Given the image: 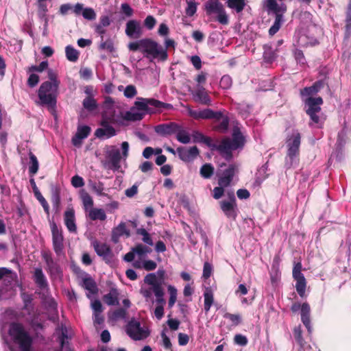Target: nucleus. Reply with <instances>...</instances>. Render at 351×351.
<instances>
[{"mask_svg":"<svg viewBox=\"0 0 351 351\" xmlns=\"http://www.w3.org/2000/svg\"><path fill=\"white\" fill-rule=\"evenodd\" d=\"M47 75L49 81L43 82L38 91L40 103L54 109L58 95V88L60 84L58 80V74L52 69H48Z\"/></svg>","mask_w":351,"mask_h":351,"instance_id":"f257e3e1","label":"nucleus"},{"mask_svg":"<svg viewBox=\"0 0 351 351\" xmlns=\"http://www.w3.org/2000/svg\"><path fill=\"white\" fill-rule=\"evenodd\" d=\"M145 284L149 285L150 287L141 286L140 289L141 294L145 298L147 302L152 301V294L154 293L158 304L165 303L164 299V291L161 285L158 282V278L156 274L150 273L147 274L144 278Z\"/></svg>","mask_w":351,"mask_h":351,"instance_id":"f03ea898","label":"nucleus"},{"mask_svg":"<svg viewBox=\"0 0 351 351\" xmlns=\"http://www.w3.org/2000/svg\"><path fill=\"white\" fill-rule=\"evenodd\" d=\"M245 139L239 128H235L232 132V138H226L223 139L219 144L213 147L219 152L221 155L226 160L232 158V151L242 147Z\"/></svg>","mask_w":351,"mask_h":351,"instance_id":"7ed1b4c3","label":"nucleus"},{"mask_svg":"<svg viewBox=\"0 0 351 351\" xmlns=\"http://www.w3.org/2000/svg\"><path fill=\"white\" fill-rule=\"evenodd\" d=\"M9 335L21 351L31 350L33 339L22 324L16 322L12 323L10 325Z\"/></svg>","mask_w":351,"mask_h":351,"instance_id":"20e7f679","label":"nucleus"},{"mask_svg":"<svg viewBox=\"0 0 351 351\" xmlns=\"http://www.w3.org/2000/svg\"><path fill=\"white\" fill-rule=\"evenodd\" d=\"M300 140V134L297 130L293 131L292 134L287 138V153L285 165L287 168H291L298 162Z\"/></svg>","mask_w":351,"mask_h":351,"instance_id":"39448f33","label":"nucleus"},{"mask_svg":"<svg viewBox=\"0 0 351 351\" xmlns=\"http://www.w3.org/2000/svg\"><path fill=\"white\" fill-rule=\"evenodd\" d=\"M122 154L114 145L108 146L106 149V156L110 160V168L114 171H118L121 167V158L125 160L128 156L129 143L124 141L121 143Z\"/></svg>","mask_w":351,"mask_h":351,"instance_id":"423d86ee","label":"nucleus"},{"mask_svg":"<svg viewBox=\"0 0 351 351\" xmlns=\"http://www.w3.org/2000/svg\"><path fill=\"white\" fill-rule=\"evenodd\" d=\"M141 52L153 58L165 60L167 58V51L156 42L149 38L142 39Z\"/></svg>","mask_w":351,"mask_h":351,"instance_id":"0eeeda50","label":"nucleus"},{"mask_svg":"<svg viewBox=\"0 0 351 351\" xmlns=\"http://www.w3.org/2000/svg\"><path fill=\"white\" fill-rule=\"evenodd\" d=\"M115 121L114 116L109 108L102 114V120L101 121V128L96 130L95 135L98 138L106 136L110 138L116 134L114 128L110 125V123Z\"/></svg>","mask_w":351,"mask_h":351,"instance_id":"6e6552de","label":"nucleus"},{"mask_svg":"<svg viewBox=\"0 0 351 351\" xmlns=\"http://www.w3.org/2000/svg\"><path fill=\"white\" fill-rule=\"evenodd\" d=\"M149 106H153L157 109L165 108L169 110L173 108V106L170 104L164 103L155 99H145L142 97L137 98L133 107L146 114V112L149 111Z\"/></svg>","mask_w":351,"mask_h":351,"instance_id":"1a4fd4ad","label":"nucleus"},{"mask_svg":"<svg viewBox=\"0 0 351 351\" xmlns=\"http://www.w3.org/2000/svg\"><path fill=\"white\" fill-rule=\"evenodd\" d=\"M126 332L134 340H141L147 337L149 335L145 327H142L140 322L132 319L126 326Z\"/></svg>","mask_w":351,"mask_h":351,"instance_id":"9d476101","label":"nucleus"},{"mask_svg":"<svg viewBox=\"0 0 351 351\" xmlns=\"http://www.w3.org/2000/svg\"><path fill=\"white\" fill-rule=\"evenodd\" d=\"M293 278L296 281L295 289L299 295L303 298L306 288V280L302 273V263L298 262L294 265L293 269Z\"/></svg>","mask_w":351,"mask_h":351,"instance_id":"9b49d317","label":"nucleus"},{"mask_svg":"<svg viewBox=\"0 0 351 351\" xmlns=\"http://www.w3.org/2000/svg\"><path fill=\"white\" fill-rule=\"evenodd\" d=\"M189 114L195 119H213L219 120L222 117V112L220 111L215 112L211 109H204L201 110H194L187 106Z\"/></svg>","mask_w":351,"mask_h":351,"instance_id":"f8f14e48","label":"nucleus"},{"mask_svg":"<svg viewBox=\"0 0 351 351\" xmlns=\"http://www.w3.org/2000/svg\"><path fill=\"white\" fill-rule=\"evenodd\" d=\"M291 311L293 312H297L300 308H301V319L305 327L307 328L308 332L309 333L312 332L313 328L311 324L310 319V306L307 303H303L300 305V303H294L291 306Z\"/></svg>","mask_w":351,"mask_h":351,"instance_id":"ddd939ff","label":"nucleus"},{"mask_svg":"<svg viewBox=\"0 0 351 351\" xmlns=\"http://www.w3.org/2000/svg\"><path fill=\"white\" fill-rule=\"evenodd\" d=\"M229 201H221L220 202L221 209L228 218L235 219L237 216V205L234 194H229Z\"/></svg>","mask_w":351,"mask_h":351,"instance_id":"4468645a","label":"nucleus"},{"mask_svg":"<svg viewBox=\"0 0 351 351\" xmlns=\"http://www.w3.org/2000/svg\"><path fill=\"white\" fill-rule=\"evenodd\" d=\"M52 232L53 247L58 256L62 254L64 248V237L62 232L60 230L55 223L51 225Z\"/></svg>","mask_w":351,"mask_h":351,"instance_id":"2eb2a0df","label":"nucleus"},{"mask_svg":"<svg viewBox=\"0 0 351 351\" xmlns=\"http://www.w3.org/2000/svg\"><path fill=\"white\" fill-rule=\"evenodd\" d=\"M176 152L179 158L185 162H192L199 154V149L196 146L191 147L189 149L180 147L177 148Z\"/></svg>","mask_w":351,"mask_h":351,"instance_id":"dca6fc26","label":"nucleus"},{"mask_svg":"<svg viewBox=\"0 0 351 351\" xmlns=\"http://www.w3.org/2000/svg\"><path fill=\"white\" fill-rule=\"evenodd\" d=\"M125 34L131 38H138L143 34L141 23L136 20H130L126 23Z\"/></svg>","mask_w":351,"mask_h":351,"instance_id":"f3484780","label":"nucleus"},{"mask_svg":"<svg viewBox=\"0 0 351 351\" xmlns=\"http://www.w3.org/2000/svg\"><path fill=\"white\" fill-rule=\"evenodd\" d=\"M237 171V168L234 165H230L228 169H226L222 176L219 178L218 184L219 186L227 187L228 186L232 178Z\"/></svg>","mask_w":351,"mask_h":351,"instance_id":"a211bd4d","label":"nucleus"},{"mask_svg":"<svg viewBox=\"0 0 351 351\" xmlns=\"http://www.w3.org/2000/svg\"><path fill=\"white\" fill-rule=\"evenodd\" d=\"M193 99L195 101L204 105H210L211 99L206 89L200 85H197L196 90L192 93Z\"/></svg>","mask_w":351,"mask_h":351,"instance_id":"6ab92c4d","label":"nucleus"},{"mask_svg":"<svg viewBox=\"0 0 351 351\" xmlns=\"http://www.w3.org/2000/svg\"><path fill=\"white\" fill-rule=\"evenodd\" d=\"M43 258L46 263L48 271L52 276H58L61 274V270L58 265L53 261L51 255L48 252H43Z\"/></svg>","mask_w":351,"mask_h":351,"instance_id":"aec40b11","label":"nucleus"},{"mask_svg":"<svg viewBox=\"0 0 351 351\" xmlns=\"http://www.w3.org/2000/svg\"><path fill=\"white\" fill-rule=\"evenodd\" d=\"M64 224L70 232H76L75 216L73 208H68L64 214Z\"/></svg>","mask_w":351,"mask_h":351,"instance_id":"412c9836","label":"nucleus"},{"mask_svg":"<svg viewBox=\"0 0 351 351\" xmlns=\"http://www.w3.org/2000/svg\"><path fill=\"white\" fill-rule=\"evenodd\" d=\"M304 103L306 106L307 107V109L306 110L307 114L310 113V110H311V112H321L320 106L323 104V100L322 97H318L314 98L312 97H309L304 99Z\"/></svg>","mask_w":351,"mask_h":351,"instance_id":"4be33fe9","label":"nucleus"},{"mask_svg":"<svg viewBox=\"0 0 351 351\" xmlns=\"http://www.w3.org/2000/svg\"><path fill=\"white\" fill-rule=\"evenodd\" d=\"M123 235H125L127 237H129L130 232L127 228L125 223L121 222L117 226L112 229V241L116 243L119 241V238Z\"/></svg>","mask_w":351,"mask_h":351,"instance_id":"5701e85b","label":"nucleus"},{"mask_svg":"<svg viewBox=\"0 0 351 351\" xmlns=\"http://www.w3.org/2000/svg\"><path fill=\"white\" fill-rule=\"evenodd\" d=\"M205 10L207 14H215L217 16L225 9L223 4L218 0H208L205 3Z\"/></svg>","mask_w":351,"mask_h":351,"instance_id":"b1692460","label":"nucleus"},{"mask_svg":"<svg viewBox=\"0 0 351 351\" xmlns=\"http://www.w3.org/2000/svg\"><path fill=\"white\" fill-rule=\"evenodd\" d=\"M266 7L269 11L274 12L276 16L283 14L287 10V6L285 3H282L278 4L276 0H267Z\"/></svg>","mask_w":351,"mask_h":351,"instance_id":"393cba45","label":"nucleus"},{"mask_svg":"<svg viewBox=\"0 0 351 351\" xmlns=\"http://www.w3.org/2000/svg\"><path fill=\"white\" fill-rule=\"evenodd\" d=\"M93 245L98 256H102L104 258L110 257L111 250L107 244L95 241L93 242Z\"/></svg>","mask_w":351,"mask_h":351,"instance_id":"a878e982","label":"nucleus"},{"mask_svg":"<svg viewBox=\"0 0 351 351\" xmlns=\"http://www.w3.org/2000/svg\"><path fill=\"white\" fill-rule=\"evenodd\" d=\"M178 129V125L171 123L170 124H162L156 127V132L161 135H171L176 133Z\"/></svg>","mask_w":351,"mask_h":351,"instance_id":"bb28decb","label":"nucleus"},{"mask_svg":"<svg viewBox=\"0 0 351 351\" xmlns=\"http://www.w3.org/2000/svg\"><path fill=\"white\" fill-rule=\"evenodd\" d=\"M30 183L32 186V188H33V190L34 192V195H35L36 199L42 205L45 212L49 215V206L47 200L45 199V197L42 195V194L39 191L34 179L30 180Z\"/></svg>","mask_w":351,"mask_h":351,"instance_id":"cd10ccee","label":"nucleus"},{"mask_svg":"<svg viewBox=\"0 0 351 351\" xmlns=\"http://www.w3.org/2000/svg\"><path fill=\"white\" fill-rule=\"evenodd\" d=\"M88 217L93 221L100 220L105 221L106 219V214L104 209L92 208L88 211Z\"/></svg>","mask_w":351,"mask_h":351,"instance_id":"c85d7f7f","label":"nucleus"},{"mask_svg":"<svg viewBox=\"0 0 351 351\" xmlns=\"http://www.w3.org/2000/svg\"><path fill=\"white\" fill-rule=\"evenodd\" d=\"M323 87V83L322 82H317L313 86L310 87H306L301 90V95L306 97V98L312 97L315 95L319 90Z\"/></svg>","mask_w":351,"mask_h":351,"instance_id":"c756f323","label":"nucleus"},{"mask_svg":"<svg viewBox=\"0 0 351 351\" xmlns=\"http://www.w3.org/2000/svg\"><path fill=\"white\" fill-rule=\"evenodd\" d=\"M119 292L116 289H112L110 292L104 296V301L109 306L119 304Z\"/></svg>","mask_w":351,"mask_h":351,"instance_id":"7c9ffc66","label":"nucleus"},{"mask_svg":"<svg viewBox=\"0 0 351 351\" xmlns=\"http://www.w3.org/2000/svg\"><path fill=\"white\" fill-rule=\"evenodd\" d=\"M214 302V295L210 288H206L204 293V308L206 313H208Z\"/></svg>","mask_w":351,"mask_h":351,"instance_id":"2f4dec72","label":"nucleus"},{"mask_svg":"<svg viewBox=\"0 0 351 351\" xmlns=\"http://www.w3.org/2000/svg\"><path fill=\"white\" fill-rule=\"evenodd\" d=\"M34 278L35 282L40 288H45L47 286L45 276L40 268L35 269Z\"/></svg>","mask_w":351,"mask_h":351,"instance_id":"473e14b6","label":"nucleus"},{"mask_svg":"<svg viewBox=\"0 0 351 351\" xmlns=\"http://www.w3.org/2000/svg\"><path fill=\"white\" fill-rule=\"evenodd\" d=\"M311 111V110H310ZM311 120V122L310 123V125L315 124L317 127L320 128L324 123V121L325 120V117L322 115V114L320 112H310V113L307 114Z\"/></svg>","mask_w":351,"mask_h":351,"instance_id":"72a5a7b5","label":"nucleus"},{"mask_svg":"<svg viewBox=\"0 0 351 351\" xmlns=\"http://www.w3.org/2000/svg\"><path fill=\"white\" fill-rule=\"evenodd\" d=\"M177 140L183 144H188L191 142V136L189 133L178 126V130L176 132Z\"/></svg>","mask_w":351,"mask_h":351,"instance_id":"f704fd0d","label":"nucleus"},{"mask_svg":"<svg viewBox=\"0 0 351 351\" xmlns=\"http://www.w3.org/2000/svg\"><path fill=\"white\" fill-rule=\"evenodd\" d=\"M228 8L234 9L237 12H241L245 5V0H226Z\"/></svg>","mask_w":351,"mask_h":351,"instance_id":"c9c22d12","label":"nucleus"},{"mask_svg":"<svg viewBox=\"0 0 351 351\" xmlns=\"http://www.w3.org/2000/svg\"><path fill=\"white\" fill-rule=\"evenodd\" d=\"M51 202L56 212H59L60 209V191L58 189H53L52 190Z\"/></svg>","mask_w":351,"mask_h":351,"instance_id":"e433bc0d","label":"nucleus"},{"mask_svg":"<svg viewBox=\"0 0 351 351\" xmlns=\"http://www.w3.org/2000/svg\"><path fill=\"white\" fill-rule=\"evenodd\" d=\"M200 175L202 178L205 179H208L211 178V176L214 173V167L211 164L206 163L202 166L200 168Z\"/></svg>","mask_w":351,"mask_h":351,"instance_id":"4c0bfd02","label":"nucleus"},{"mask_svg":"<svg viewBox=\"0 0 351 351\" xmlns=\"http://www.w3.org/2000/svg\"><path fill=\"white\" fill-rule=\"evenodd\" d=\"M66 58L71 62H76L79 58V52L71 45L65 48Z\"/></svg>","mask_w":351,"mask_h":351,"instance_id":"58836bf2","label":"nucleus"},{"mask_svg":"<svg viewBox=\"0 0 351 351\" xmlns=\"http://www.w3.org/2000/svg\"><path fill=\"white\" fill-rule=\"evenodd\" d=\"M283 21V15L278 14L276 16L275 21L269 30V34L271 36L274 35L280 29Z\"/></svg>","mask_w":351,"mask_h":351,"instance_id":"ea45409f","label":"nucleus"},{"mask_svg":"<svg viewBox=\"0 0 351 351\" xmlns=\"http://www.w3.org/2000/svg\"><path fill=\"white\" fill-rule=\"evenodd\" d=\"M136 234L142 236V241L145 244L149 246H152L154 245V242L150 234L145 228L137 229Z\"/></svg>","mask_w":351,"mask_h":351,"instance_id":"a19ab883","label":"nucleus"},{"mask_svg":"<svg viewBox=\"0 0 351 351\" xmlns=\"http://www.w3.org/2000/svg\"><path fill=\"white\" fill-rule=\"evenodd\" d=\"M83 286L90 293L94 294L97 291L96 284L91 278H84L83 280Z\"/></svg>","mask_w":351,"mask_h":351,"instance_id":"79ce46f5","label":"nucleus"},{"mask_svg":"<svg viewBox=\"0 0 351 351\" xmlns=\"http://www.w3.org/2000/svg\"><path fill=\"white\" fill-rule=\"evenodd\" d=\"M145 113L142 111L138 110L135 108L132 107L130 110L128 112V117L132 121L141 120L145 116Z\"/></svg>","mask_w":351,"mask_h":351,"instance_id":"37998d69","label":"nucleus"},{"mask_svg":"<svg viewBox=\"0 0 351 351\" xmlns=\"http://www.w3.org/2000/svg\"><path fill=\"white\" fill-rule=\"evenodd\" d=\"M30 165L29 167V172L32 175H34L38 170V161L35 155L32 152L29 153Z\"/></svg>","mask_w":351,"mask_h":351,"instance_id":"c03bdc74","label":"nucleus"},{"mask_svg":"<svg viewBox=\"0 0 351 351\" xmlns=\"http://www.w3.org/2000/svg\"><path fill=\"white\" fill-rule=\"evenodd\" d=\"M99 49L104 50L108 52H113L114 51V43L111 39L104 40L103 36L99 46Z\"/></svg>","mask_w":351,"mask_h":351,"instance_id":"a18cd8bd","label":"nucleus"},{"mask_svg":"<svg viewBox=\"0 0 351 351\" xmlns=\"http://www.w3.org/2000/svg\"><path fill=\"white\" fill-rule=\"evenodd\" d=\"M167 289L169 293L168 306L169 308H171L175 304L177 300V289L172 285H169Z\"/></svg>","mask_w":351,"mask_h":351,"instance_id":"49530a36","label":"nucleus"},{"mask_svg":"<svg viewBox=\"0 0 351 351\" xmlns=\"http://www.w3.org/2000/svg\"><path fill=\"white\" fill-rule=\"evenodd\" d=\"M83 106L86 110L92 111L97 107V105L96 101L92 97V96H88L83 101Z\"/></svg>","mask_w":351,"mask_h":351,"instance_id":"de8ad7c7","label":"nucleus"},{"mask_svg":"<svg viewBox=\"0 0 351 351\" xmlns=\"http://www.w3.org/2000/svg\"><path fill=\"white\" fill-rule=\"evenodd\" d=\"M134 253L143 256L152 252V249L147 246L143 245V244H138L132 248Z\"/></svg>","mask_w":351,"mask_h":351,"instance_id":"09e8293b","label":"nucleus"},{"mask_svg":"<svg viewBox=\"0 0 351 351\" xmlns=\"http://www.w3.org/2000/svg\"><path fill=\"white\" fill-rule=\"evenodd\" d=\"M10 274L11 271L9 269L5 267L0 268V280L3 279L5 285H8V283L10 284L12 280V278L10 276Z\"/></svg>","mask_w":351,"mask_h":351,"instance_id":"8fccbe9b","label":"nucleus"},{"mask_svg":"<svg viewBox=\"0 0 351 351\" xmlns=\"http://www.w3.org/2000/svg\"><path fill=\"white\" fill-rule=\"evenodd\" d=\"M82 199L83 202V204L84 206L85 210L87 212L90 208H93V200L90 195L88 193H84L82 196Z\"/></svg>","mask_w":351,"mask_h":351,"instance_id":"3c124183","label":"nucleus"},{"mask_svg":"<svg viewBox=\"0 0 351 351\" xmlns=\"http://www.w3.org/2000/svg\"><path fill=\"white\" fill-rule=\"evenodd\" d=\"M224 317L229 319L234 326H237L241 322V317L239 314H231L226 313L224 315Z\"/></svg>","mask_w":351,"mask_h":351,"instance_id":"603ef678","label":"nucleus"},{"mask_svg":"<svg viewBox=\"0 0 351 351\" xmlns=\"http://www.w3.org/2000/svg\"><path fill=\"white\" fill-rule=\"evenodd\" d=\"M137 94V90L134 85L127 86L123 91V95L127 98H133Z\"/></svg>","mask_w":351,"mask_h":351,"instance_id":"864d4df0","label":"nucleus"},{"mask_svg":"<svg viewBox=\"0 0 351 351\" xmlns=\"http://www.w3.org/2000/svg\"><path fill=\"white\" fill-rule=\"evenodd\" d=\"M125 316L126 311L123 308H119L113 311L110 317L114 320H117L119 319H124Z\"/></svg>","mask_w":351,"mask_h":351,"instance_id":"5fc2aeb1","label":"nucleus"},{"mask_svg":"<svg viewBox=\"0 0 351 351\" xmlns=\"http://www.w3.org/2000/svg\"><path fill=\"white\" fill-rule=\"evenodd\" d=\"M232 84V78L229 75H223L220 80L219 85L223 89H228Z\"/></svg>","mask_w":351,"mask_h":351,"instance_id":"6e6d98bb","label":"nucleus"},{"mask_svg":"<svg viewBox=\"0 0 351 351\" xmlns=\"http://www.w3.org/2000/svg\"><path fill=\"white\" fill-rule=\"evenodd\" d=\"M82 14L83 17L88 20H94L96 18V14L94 10L90 8H84Z\"/></svg>","mask_w":351,"mask_h":351,"instance_id":"4d7b16f0","label":"nucleus"},{"mask_svg":"<svg viewBox=\"0 0 351 351\" xmlns=\"http://www.w3.org/2000/svg\"><path fill=\"white\" fill-rule=\"evenodd\" d=\"M192 136L193 138L194 142H204L207 144H208L210 142L209 138L204 137L202 134L197 131H194L193 132Z\"/></svg>","mask_w":351,"mask_h":351,"instance_id":"13d9d810","label":"nucleus"},{"mask_svg":"<svg viewBox=\"0 0 351 351\" xmlns=\"http://www.w3.org/2000/svg\"><path fill=\"white\" fill-rule=\"evenodd\" d=\"M217 21L222 25H228L229 23L228 15L225 10L216 16Z\"/></svg>","mask_w":351,"mask_h":351,"instance_id":"bf43d9fd","label":"nucleus"},{"mask_svg":"<svg viewBox=\"0 0 351 351\" xmlns=\"http://www.w3.org/2000/svg\"><path fill=\"white\" fill-rule=\"evenodd\" d=\"M197 11V5L196 3L193 1H187V7L186 8V14L191 16H193Z\"/></svg>","mask_w":351,"mask_h":351,"instance_id":"052dcab7","label":"nucleus"},{"mask_svg":"<svg viewBox=\"0 0 351 351\" xmlns=\"http://www.w3.org/2000/svg\"><path fill=\"white\" fill-rule=\"evenodd\" d=\"M90 128L88 126L83 125L79 126L76 134L83 138H86L90 134Z\"/></svg>","mask_w":351,"mask_h":351,"instance_id":"680f3d73","label":"nucleus"},{"mask_svg":"<svg viewBox=\"0 0 351 351\" xmlns=\"http://www.w3.org/2000/svg\"><path fill=\"white\" fill-rule=\"evenodd\" d=\"M156 24V20L153 16H147L145 21V26L149 30L152 29Z\"/></svg>","mask_w":351,"mask_h":351,"instance_id":"e2e57ef3","label":"nucleus"},{"mask_svg":"<svg viewBox=\"0 0 351 351\" xmlns=\"http://www.w3.org/2000/svg\"><path fill=\"white\" fill-rule=\"evenodd\" d=\"M71 184L74 187L80 188L84 185V182L82 177L76 175L71 178Z\"/></svg>","mask_w":351,"mask_h":351,"instance_id":"0e129e2a","label":"nucleus"},{"mask_svg":"<svg viewBox=\"0 0 351 351\" xmlns=\"http://www.w3.org/2000/svg\"><path fill=\"white\" fill-rule=\"evenodd\" d=\"M45 1H38V15L40 17L45 16L46 12H47V5L45 3Z\"/></svg>","mask_w":351,"mask_h":351,"instance_id":"69168bd1","label":"nucleus"},{"mask_svg":"<svg viewBox=\"0 0 351 351\" xmlns=\"http://www.w3.org/2000/svg\"><path fill=\"white\" fill-rule=\"evenodd\" d=\"M157 267V264L152 260H147L143 262V267L146 271L154 270Z\"/></svg>","mask_w":351,"mask_h":351,"instance_id":"338daca9","label":"nucleus"},{"mask_svg":"<svg viewBox=\"0 0 351 351\" xmlns=\"http://www.w3.org/2000/svg\"><path fill=\"white\" fill-rule=\"evenodd\" d=\"M212 271H213L212 265L209 263L206 262L204 265L203 277L205 279L208 278L210 276Z\"/></svg>","mask_w":351,"mask_h":351,"instance_id":"774afa93","label":"nucleus"}]
</instances>
